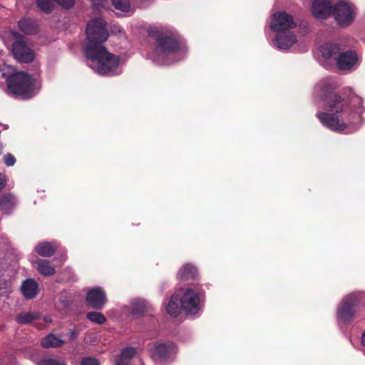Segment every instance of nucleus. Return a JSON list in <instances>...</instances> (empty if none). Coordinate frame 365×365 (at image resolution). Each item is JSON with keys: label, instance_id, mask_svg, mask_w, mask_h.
<instances>
[{"label": "nucleus", "instance_id": "obj_15", "mask_svg": "<svg viewBox=\"0 0 365 365\" xmlns=\"http://www.w3.org/2000/svg\"><path fill=\"white\" fill-rule=\"evenodd\" d=\"M336 61L337 67L340 70H349L356 63L358 58L354 51H341Z\"/></svg>", "mask_w": 365, "mask_h": 365}, {"label": "nucleus", "instance_id": "obj_38", "mask_svg": "<svg viewBox=\"0 0 365 365\" xmlns=\"http://www.w3.org/2000/svg\"><path fill=\"white\" fill-rule=\"evenodd\" d=\"M361 344L365 346V331L361 336Z\"/></svg>", "mask_w": 365, "mask_h": 365}, {"label": "nucleus", "instance_id": "obj_5", "mask_svg": "<svg viewBox=\"0 0 365 365\" xmlns=\"http://www.w3.org/2000/svg\"><path fill=\"white\" fill-rule=\"evenodd\" d=\"M148 34L155 41L158 53H173L180 48L178 41L172 34H165L155 28L149 29Z\"/></svg>", "mask_w": 365, "mask_h": 365}, {"label": "nucleus", "instance_id": "obj_24", "mask_svg": "<svg viewBox=\"0 0 365 365\" xmlns=\"http://www.w3.org/2000/svg\"><path fill=\"white\" fill-rule=\"evenodd\" d=\"M15 205V198L11 194H4L0 197V209L4 212H9Z\"/></svg>", "mask_w": 365, "mask_h": 365}, {"label": "nucleus", "instance_id": "obj_35", "mask_svg": "<svg viewBox=\"0 0 365 365\" xmlns=\"http://www.w3.org/2000/svg\"><path fill=\"white\" fill-rule=\"evenodd\" d=\"M16 158L10 153H6L4 156V162L6 165L10 167L13 166L16 163Z\"/></svg>", "mask_w": 365, "mask_h": 365}, {"label": "nucleus", "instance_id": "obj_6", "mask_svg": "<svg viewBox=\"0 0 365 365\" xmlns=\"http://www.w3.org/2000/svg\"><path fill=\"white\" fill-rule=\"evenodd\" d=\"M202 295L199 286L185 289L182 295L180 294V305L187 314H196L200 311V297Z\"/></svg>", "mask_w": 365, "mask_h": 365}, {"label": "nucleus", "instance_id": "obj_29", "mask_svg": "<svg viewBox=\"0 0 365 365\" xmlns=\"http://www.w3.org/2000/svg\"><path fill=\"white\" fill-rule=\"evenodd\" d=\"M147 304L145 301H138L133 304V314L136 316H143L147 311Z\"/></svg>", "mask_w": 365, "mask_h": 365}, {"label": "nucleus", "instance_id": "obj_4", "mask_svg": "<svg viewBox=\"0 0 365 365\" xmlns=\"http://www.w3.org/2000/svg\"><path fill=\"white\" fill-rule=\"evenodd\" d=\"M88 43L84 46V53L90 46H103L102 44L107 41L109 34L106 29V22L102 18L91 19L87 24L86 30Z\"/></svg>", "mask_w": 365, "mask_h": 365}, {"label": "nucleus", "instance_id": "obj_22", "mask_svg": "<svg viewBox=\"0 0 365 365\" xmlns=\"http://www.w3.org/2000/svg\"><path fill=\"white\" fill-rule=\"evenodd\" d=\"M56 247L51 242H43L38 244L36 247V252L41 256L49 257L54 255Z\"/></svg>", "mask_w": 365, "mask_h": 365}, {"label": "nucleus", "instance_id": "obj_23", "mask_svg": "<svg viewBox=\"0 0 365 365\" xmlns=\"http://www.w3.org/2000/svg\"><path fill=\"white\" fill-rule=\"evenodd\" d=\"M64 343V341L58 337L56 335L53 334H49L41 340V345L43 348L46 349L58 348L61 347Z\"/></svg>", "mask_w": 365, "mask_h": 365}, {"label": "nucleus", "instance_id": "obj_34", "mask_svg": "<svg viewBox=\"0 0 365 365\" xmlns=\"http://www.w3.org/2000/svg\"><path fill=\"white\" fill-rule=\"evenodd\" d=\"M55 1L65 9L72 8L76 3V0H55Z\"/></svg>", "mask_w": 365, "mask_h": 365}, {"label": "nucleus", "instance_id": "obj_36", "mask_svg": "<svg viewBox=\"0 0 365 365\" xmlns=\"http://www.w3.org/2000/svg\"><path fill=\"white\" fill-rule=\"evenodd\" d=\"M6 185L5 175L0 173V190H2Z\"/></svg>", "mask_w": 365, "mask_h": 365}, {"label": "nucleus", "instance_id": "obj_8", "mask_svg": "<svg viewBox=\"0 0 365 365\" xmlns=\"http://www.w3.org/2000/svg\"><path fill=\"white\" fill-rule=\"evenodd\" d=\"M331 15L334 17L337 24L341 27H347L354 21L355 18L352 7L343 1L334 5Z\"/></svg>", "mask_w": 365, "mask_h": 365}, {"label": "nucleus", "instance_id": "obj_27", "mask_svg": "<svg viewBox=\"0 0 365 365\" xmlns=\"http://www.w3.org/2000/svg\"><path fill=\"white\" fill-rule=\"evenodd\" d=\"M55 0H36V6L45 14H51L54 7Z\"/></svg>", "mask_w": 365, "mask_h": 365}, {"label": "nucleus", "instance_id": "obj_12", "mask_svg": "<svg viewBox=\"0 0 365 365\" xmlns=\"http://www.w3.org/2000/svg\"><path fill=\"white\" fill-rule=\"evenodd\" d=\"M107 301L106 292L102 288L96 287L90 289L86 297V304L91 308L101 310Z\"/></svg>", "mask_w": 365, "mask_h": 365}, {"label": "nucleus", "instance_id": "obj_16", "mask_svg": "<svg viewBox=\"0 0 365 365\" xmlns=\"http://www.w3.org/2000/svg\"><path fill=\"white\" fill-rule=\"evenodd\" d=\"M20 31L26 35H34L39 31V25L37 21L30 17H24L18 22Z\"/></svg>", "mask_w": 365, "mask_h": 365}, {"label": "nucleus", "instance_id": "obj_3", "mask_svg": "<svg viewBox=\"0 0 365 365\" xmlns=\"http://www.w3.org/2000/svg\"><path fill=\"white\" fill-rule=\"evenodd\" d=\"M35 80L31 76L24 71H19L10 75L6 78L9 91L14 95L24 98H31L33 95Z\"/></svg>", "mask_w": 365, "mask_h": 365}, {"label": "nucleus", "instance_id": "obj_21", "mask_svg": "<svg viewBox=\"0 0 365 365\" xmlns=\"http://www.w3.org/2000/svg\"><path fill=\"white\" fill-rule=\"evenodd\" d=\"M181 310H182V309L180 305V294L175 293L171 296L169 300L166 311L170 316L176 317L180 313Z\"/></svg>", "mask_w": 365, "mask_h": 365}, {"label": "nucleus", "instance_id": "obj_14", "mask_svg": "<svg viewBox=\"0 0 365 365\" xmlns=\"http://www.w3.org/2000/svg\"><path fill=\"white\" fill-rule=\"evenodd\" d=\"M297 41L296 36L289 31L277 32L274 43L280 49H288Z\"/></svg>", "mask_w": 365, "mask_h": 365}, {"label": "nucleus", "instance_id": "obj_2", "mask_svg": "<svg viewBox=\"0 0 365 365\" xmlns=\"http://www.w3.org/2000/svg\"><path fill=\"white\" fill-rule=\"evenodd\" d=\"M85 55L91 61V67L101 75L113 76L120 64V57L108 51L105 46H90Z\"/></svg>", "mask_w": 365, "mask_h": 365}, {"label": "nucleus", "instance_id": "obj_39", "mask_svg": "<svg viewBox=\"0 0 365 365\" xmlns=\"http://www.w3.org/2000/svg\"><path fill=\"white\" fill-rule=\"evenodd\" d=\"M2 150H3V146L0 143V155L2 154Z\"/></svg>", "mask_w": 365, "mask_h": 365}, {"label": "nucleus", "instance_id": "obj_37", "mask_svg": "<svg viewBox=\"0 0 365 365\" xmlns=\"http://www.w3.org/2000/svg\"><path fill=\"white\" fill-rule=\"evenodd\" d=\"M77 334H76V332L75 331H71L69 332V338L71 340H73L74 339H76Z\"/></svg>", "mask_w": 365, "mask_h": 365}, {"label": "nucleus", "instance_id": "obj_30", "mask_svg": "<svg viewBox=\"0 0 365 365\" xmlns=\"http://www.w3.org/2000/svg\"><path fill=\"white\" fill-rule=\"evenodd\" d=\"M114 7L123 12H128L130 9L129 0H111Z\"/></svg>", "mask_w": 365, "mask_h": 365}, {"label": "nucleus", "instance_id": "obj_32", "mask_svg": "<svg viewBox=\"0 0 365 365\" xmlns=\"http://www.w3.org/2000/svg\"><path fill=\"white\" fill-rule=\"evenodd\" d=\"M92 7L94 10L100 11L102 9H106L108 5V0H90Z\"/></svg>", "mask_w": 365, "mask_h": 365}, {"label": "nucleus", "instance_id": "obj_17", "mask_svg": "<svg viewBox=\"0 0 365 365\" xmlns=\"http://www.w3.org/2000/svg\"><path fill=\"white\" fill-rule=\"evenodd\" d=\"M21 290L26 299H31L38 294V284L34 279H27L22 282Z\"/></svg>", "mask_w": 365, "mask_h": 365}, {"label": "nucleus", "instance_id": "obj_18", "mask_svg": "<svg viewBox=\"0 0 365 365\" xmlns=\"http://www.w3.org/2000/svg\"><path fill=\"white\" fill-rule=\"evenodd\" d=\"M137 354V350L134 347L128 346L124 348L115 359V365H133V358Z\"/></svg>", "mask_w": 365, "mask_h": 365}, {"label": "nucleus", "instance_id": "obj_28", "mask_svg": "<svg viewBox=\"0 0 365 365\" xmlns=\"http://www.w3.org/2000/svg\"><path fill=\"white\" fill-rule=\"evenodd\" d=\"M86 317L91 322L97 324H103L106 322V317L101 312H89L86 314Z\"/></svg>", "mask_w": 365, "mask_h": 365}, {"label": "nucleus", "instance_id": "obj_33", "mask_svg": "<svg viewBox=\"0 0 365 365\" xmlns=\"http://www.w3.org/2000/svg\"><path fill=\"white\" fill-rule=\"evenodd\" d=\"M81 365H100V362L95 357L87 356L81 359Z\"/></svg>", "mask_w": 365, "mask_h": 365}, {"label": "nucleus", "instance_id": "obj_31", "mask_svg": "<svg viewBox=\"0 0 365 365\" xmlns=\"http://www.w3.org/2000/svg\"><path fill=\"white\" fill-rule=\"evenodd\" d=\"M40 365H66V364L63 359L55 357L42 359Z\"/></svg>", "mask_w": 365, "mask_h": 365}, {"label": "nucleus", "instance_id": "obj_25", "mask_svg": "<svg viewBox=\"0 0 365 365\" xmlns=\"http://www.w3.org/2000/svg\"><path fill=\"white\" fill-rule=\"evenodd\" d=\"M38 271L43 275L52 276L55 274V269L46 259H39L36 261Z\"/></svg>", "mask_w": 365, "mask_h": 365}, {"label": "nucleus", "instance_id": "obj_13", "mask_svg": "<svg viewBox=\"0 0 365 365\" xmlns=\"http://www.w3.org/2000/svg\"><path fill=\"white\" fill-rule=\"evenodd\" d=\"M334 6L331 0H314L312 5V13L317 19H324L330 16L333 12Z\"/></svg>", "mask_w": 365, "mask_h": 365}, {"label": "nucleus", "instance_id": "obj_26", "mask_svg": "<svg viewBox=\"0 0 365 365\" xmlns=\"http://www.w3.org/2000/svg\"><path fill=\"white\" fill-rule=\"evenodd\" d=\"M41 314L35 312H21L16 318V321L20 324H28L32 322L39 319Z\"/></svg>", "mask_w": 365, "mask_h": 365}, {"label": "nucleus", "instance_id": "obj_20", "mask_svg": "<svg viewBox=\"0 0 365 365\" xmlns=\"http://www.w3.org/2000/svg\"><path fill=\"white\" fill-rule=\"evenodd\" d=\"M178 278L182 281L196 280L198 278V272L195 266L186 264L178 272Z\"/></svg>", "mask_w": 365, "mask_h": 365}, {"label": "nucleus", "instance_id": "obj_1", "mask_svg": "<svg viewBox=\"0 0 365 365\" xmlns=\"http://www.w3.org/2000/svg\"><path fill=\"white\" fill-rule=\"evenodd\" d=\"M318 93L327 110L318 112L317 114L324 126L333 131L342 132L349 127V125L362 123V114L365 108L361 98L343 97L328 83L319 84Z\"/></svg>", "mask_w": 365, "mask_h": 365}, {"label": "nucleus", "instance_id": "obj_19", "mask_svg": "<svg viewBox=\"0 0 365 365\" xmlns=\"http://www.w3.org/2000/svg\"><path fill=\"white\" fill-rule=\"evenodd\" d=\"M320 51L324 58H333L336 61L341 48L338 43H326L321 46Z\"/></svg>", "mask_w": 365, "mask_h": 365}, {"label": "nucleus", "instance_id": "obj_11", "mask_svg": "<svg viewBox=\"0 0 365 365\" xmlns=\"http://www.w3.org/2000/svg\"><path fill=\"white\" fill-rule=\"evenodd\" d=\"M148 348L153 360L158 361L168 359L175 346L171 342L164 343L162 341H156L149 344Z\"/></svg>", "mask_w": 365, "mask_h": 365}, {"label": "nucleus", "instance_id": "obj_10", "mask_svg": "<svg viewBox=\"0 0 365 365\" xmlns=\"http://www.w3.org/2000/svg\"><path fill=\"white\" fill-rule=\"evenodd\" d=\"M11 52L14 58L19 62L30 63L35 58L34 51L27 45L24 40H19L14 42L11 46Z\"/></svg>", "mask_w": 365, "mask_h": 365}, {"label": "nucleus", "instance_id": "obj_9", "mask_svg": "<svg viewBox=\"0 0 365 365\" xmlns=\"http://www.w3.org/2000/svg\"><path fill=\"white\" fill-rule=\"evenodd\" d=\"M297 26L292 15L285 11L277 12L273 14L270 28L273 31L280 32L288 31Z\"/></svg>", "mask_w": 365, "mask_h": 365}, {"label": "nucleus", "instance_id": "obj_7", "mask_svg": "<svg viewBox=\"0 0 365 365\" xmlns=\"http://www.w3.org/2000/svg\"><path fill=\"white\" fill-rule=\"evenodd\" d=\"M360 303L359 298L355 294L346 296L338 306L337 317L344 323L351 322Z\"/></svg>", "mask_w": 365, "mask_h": 365}]
</instances>
